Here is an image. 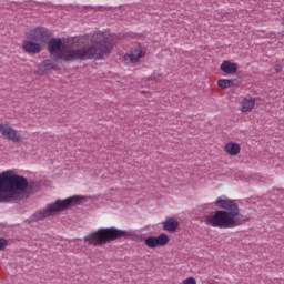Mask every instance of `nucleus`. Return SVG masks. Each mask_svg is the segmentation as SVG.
Listing matches in <instances>:
<instances>
[{"instance_id": "1", "label": "nucleus", "mask_w": 284, "mask_h": 284, "mask_svg": "<svg viewBox=\"0 0 284 284\" xmlns=\"http://www.w3.org/2000/svg\"><path fill=\"white\" fill-rule=\"evenodd\" d=\"M114 43L112 36L101 31L92 36L63 39L52 38L48 43V51L57 61H99L112 52Z\"/></svg>"}, {"instance_id": "2", "label": "nucleus", "mask_w": 284, "mask_h": 284, "mask_svg": "<svg viewBox=\"0 0 284 284\" xmlns=\"http://www.w3.org/2000/svg\"><path fill=\"white\" fill-rule=\"evenodd\" d=\"M214 204L221 210L215 211L211 215L204 217L205 225L209 227H217L219 230H232L241 225H245L250 217L241 213V209L236 200H230L222 195L217 197Z\"/></svg>"}, {"instance_id": "3", "label": "nucleus", "mask_w": 284, "mask_h": 284, "mask_svg": "<svg viewBox=\"0 0 284 284\" xmlns=\"http://www.w3.org/2000/svg\"><path fill=\"white\" fill-rule=\"evenodd\" d=\"M28 179L18 175L14 170H7L0 173V203L21 201L28 190Z\"/></svg>"}, {"instance_id": "4", "label": "nucleus", "mask_w": 284, "mask_h": 284, "mask_svg": "<svg viewBox=\"0 0 284 284\" xmlns=\"http://www.w3.org/2000/svg\"><path fill=\"white\" fill-rule=\"evenodd\" d=\"M116 239H128L129 241H134L136 239V233L134 231H125L116 227L99 229L87 235L84 237L85 243L89 245H105V243H111V241H116Z\"/></svg>"}, {"instance_id": "5", "label": "nucleus", "mask_w": 284, "mask_h": 284, "mask_svg": "<svg viewBox=\"0 0 284 284\" xmlns=\"http://www.w3.org/2000/svg\"><path fill=\"white\" fill-rule=\"evenodd\" d=\"M49 40L50 31L45 27H36L27 32V40L22 42V50L27 54H39Z\"/></svg>"}, {"instance_id": "6", "label": "nucleus", "mask_w": 284, "mask_h": 284, "mask_svg": "<svg viewBox=\"0 0 284 284\" xmlns=\"http://www.w3.org/2000/svg\"><path fill=\"white\" fill-rule=\"evenodd\" d=\"M81 197L71 196L65 200H58L54 203L49 204L45 209L38 211L33 215V221H41L43 219H48V216H52V214L57 212H61L63 210H68V207H72L73 205H79Z\"/></svg>"}, {"instance_id": "7", "label": "nucleus", "mask_w": 284, "mask_h": 284, "mask_svg": "<svg viewBox=\"0 0 284 284\" xmlns=\"http://www.w3.org/2000/svg\"><path fill=\"white\" fill-rule=\"evenodd\" d=\"M0 136L6 139V141H11L12 143H21V141H23L21 132L8 122L0 123Z\"/></svg>"}, {"instance_id": "8", "label": "nucleus", "mask_w": 284, "mask_h": 284, "mask_svg": "<svg viewBox=\"0 0 284 284\" xmlns=\"http://www.w3.org/2000/svg\"><path fill=\"white\" fill-rule=\"evenodd\" d=\"M168 243H170V236L165 233H162L159 236H149L144 239V245L151 250L163 247L164 245H168Z\"/></svg>"}, {"instance_id": "9", "label": "nucleus", "mask_w": 284, "mask_h": 284, "mask_svg": "<svg viewBox=\"0 0 284 284\" xmlns=\"http://www.w3.org/2000/svg\"><path fill=\"white\" fill-rule=\"evenodd\" d=\"M256 105V98L246 95L240 101V111L243 113L252 112Z\"/></svg>"}, {"instance_id": "10", "label": "nucleus", "mask_w": 284, "mask_h": 284, "mask_svg": "<svg viewBox=\"0 0 284 284\" xmlns=\"http://www.w3.org/2000/svg\"><path fill=\"white\" fill-rule=\"evenodd\" d=\"M145 57V50L141 47H135L131 50L130 54L124 57L125 61H131V63H136L140 59Z\"/></svg>"}, {"instance_id": "11", "label": "nucleus", "mask_w": 284, "mask_h": 284, "mask_svg": "<svg viewBox=\"0 0 284 284\" xmlns=\"http://www.w3.org/2000/svg\"><path fill=\"white\" fill-rule=\"evenodd\" d=\"M224 152L229 154V156H239V154H241V144L236 142H227L224 145Z\"/></svg>"}, {"instance_id": "12", "label": "nucleus", "mask_w": 284, "mask_h": 284, "mask_svg": "<svg viewBox=\"0 0 284 284\" xmlns=\"http://www.w3.org/2000/svg\"><path fill=\"white\" fill-rule=\"evenodd\" d=\"M220 70L221 72H224V74H236V71L239 70V64L225 60L220 65Z\"/></svg>"}, {"instance_id": "13", "label": "nucleus", "mask_w": 284, "mask_h": 284, "mask_svg": "<svg viewBox=\"0 0 284 284\" xmlns=\"http://www.w3.org/2000/svg\"><path fill=\"white\" fill-rule=\"evenodd\" d=\"M39 72L45 74V72H50V70H57V64L52 62V60H44L38 65Z\"/></svg>"}, {"instance_id": "14", "label": "nucleus", "mask_w": 284, "mask_h": 284, "mask_svg": "<svg viewBox=\"0 0 284 284\" xmlns=\"http://www.w3.org/2000/svg\"><path fill=\"white\" fill-rule=\"evenodd\" d=\"M176 227H179V222L174 219H169L163 223L165 232H176Z\"/></svg>"}, {"instance_id": "15", "label": "nucleus", "mask_w": 284, "mask_h": 284, "mask_svg": "<svg viewBox=\"0 0 284 284\" xmlns=\"http://www.w3.org/2000/svg\"><path fill=\"white\" fill-rule=\"evenodd\" d=\"M235 79H221L217 81L219 88H222L223 90H227V88H234Z\"/></svg>"}, {"instance_id": "16", "label": "nucleus", "mask_w": 284, "mask_h": 284, "mask_svg": "<svg viewBox=\"0 0 284 284\" xmlns=\"http://www.w3.org/2000/svg\"><path fill=\"white\" fill-rule=\"evenodd\" d=\"M182 284H196V278L194 277H186L182 281Z\"/></svg>"}, {"instance_id": "17", "label": "nucleus", "mask_w": 284, "mask_h": 284, "mask_svg": "<svg viewBox=\"0 0 284 284\" xmlns=\"http://www.w3.org/2000/svg\"><path fill=\"white\" fill-rule=\"evenodd\" d=\"M7 245H8V241H6V239H0V251L6 250Z\"/></svg>"}, {"instance_id": "18", "label": "nucleus", "mask_w": 284, "mask_h": 284, "mask_svg": "<svg viewBox=\"0 0 284 284\" xmlns=\"http://www.w3.org/2000/svg\"><path fill=\"white\" fill-rule=\"evenodd\" d=\"M275 71L283 72V67L281 64L275 65Z\"/></svg>"}, {"instance_id": "19", "label": "nucleus", "mask_w": 284, "mask_h": 284, "mask_svg": "<svg viewBox=\"0 0 284 284\" xmlns=\"http://www.w3.org/2000/svg\"><path fill=\"white\" fill-rule=\"evenodd\" d=\"M159 77H161V74H159V73H153V74L151 75V79H153V81H156V80L159 79Z\"/></svg>"}]
</instances>
